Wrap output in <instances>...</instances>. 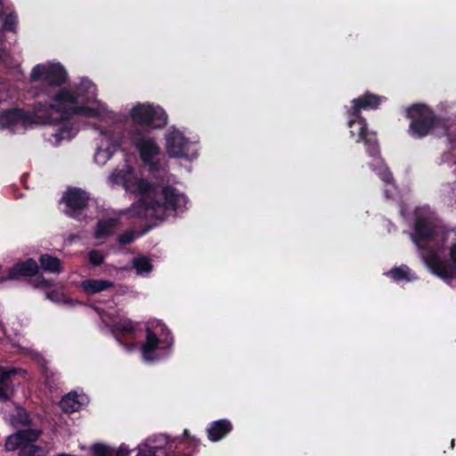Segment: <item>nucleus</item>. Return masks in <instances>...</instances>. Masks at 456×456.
I'll return each instance as SVG.
<instances>
[{"mask_svg":"<svg viewBox=\"0 0 456 456\" xmlns=\"http://www.w3.org/2000/svg\"><path fill=\"white\" fill-rule=\"evenodd\" d=\"M94 90V85L89 79H84L80 82L75 90L68 89V87H61L58 90L52 99L57 104H49V112L45 115L40 116L44 124H56L57 128L54 136L57 140L70 139L73 136L74 125L69 120V113L63 112L62 108H66L64 102L70 104H77L80 100H84L83 91L86 94H91ZM59 108L61 110H59Z\"/></svg>","mask_w":456,"mask_h":456,"instance_id":"nucleus-1","label":"nucleus"},{"mask_svg":"<svg viewBox=\"0 0 456 456\" xmlns=\"http://www.w3.org/2000/svg\"><path fill=\"white\" fill-rule=\"evenodd\" d=\"M383 99V96L378 95V94L366 91L362 95L353 99L351 102L352 105L350 109L347 110V125L351 129L350 133L352 135H354L353 126L358 124L360 127L357 131V142H363L366 146V151L370 156L379 155V143L377 133L370 132L367 120L364 116H362V111L378 110Z\"/></svg>","mask_w":456,"mask_h":456,"instance_id":"nucleus-2","label":"nucleus"},{"mask_svg":"<svg viewBox=\"0 0 456 456\" xmlns=\"http://www.w3.org/2000/svg\"><path fill=\"white\" fill-rule=\"evenodd\" d=\"M405 118L410 119L407 133L411 138L422 139L432 133L435 127H443L452 150H456V135L446 127L444 120L423 103H414L406 109Z\"/></svg>","mask_w":456,"mask_h":456,"instance_id":"nucleus-3","label":"nucleus"},{"mask_svg":"<svg viewBox=\"0 0 456 456\" xmlns=\"http://www.w3.org/2000/svg\"><path fill=\"white\" fill-rule=\"evenodd\" d=\"M156 220L163 221L168 210L172 212H183L189 199L184 192H181L173 185H161L154 183Z\"/></svg>","mask_w":456,"mask_h":456,"instance_id":"nucleus-4","label":"nucleus"},{"mask_svg":"<svg viewBox=\"0 0 456 456\" xmlns=\"http://www.w3.org/2000/svg\"><path fill=\"white\" fill-rule=\"evenodd\" d=\"M42 434L40 428L19 429L6 438L5 449L9 452L19 449L18 456H45L46 452L43 446L35 444Z\"/></svg>","mask_w":456,"mask_h":456,"instance_id":"nucleus-5","label":"nucleus"},{"mask_svg":"<svg viewBox=\"0 0 456 456\" xmlns=\"http://www.w3.org/2000/svg\"><path fill=\"white\" fill-rule=\"evenodd\" d=\"M137 192L141 198L130 207L129 211L133 217L144 218L153 217L157 220V209L155 205V183L147 178H139L136 183Z\"/></svg>","mask_w":456,"mask_h":456,"instance_id":"nucleus-6","label":"nucleus"},{"mask_svg":"<svg viewBox=\"0 0 456 456\" xmlns=\"http://www.w3.org/2000/svg\"><path fill=\"white\" fill-rule=\"evenodd\" d=\"M135 124L151 128H162L167 124L168 115L159 105L137 104L130 111Z\"/></svg>","mask_w":456,"mask_h":456,"instance_id":"nucleus-7","label":"nucleus"},{"mask_svg":"<svg viewBox=\"0 0 456 456\" xmlns=\"http://www.w3.org/2000/svg\"><path fill=\"white\" fill-rule=\"evenodd\" d=\"M89 196L80 187H69L61 196L65 208L63 212L74 220H84L85 210L89 206Z\"/></svg>","mask_w":456,"mask_h":456,"instance_id":"nucleus-8","label":"nucleus"},{"mask_svg":"<svg viewBox=\"0 0 456 456\" xmlns=\"http://www.w3.org/2000/svg\"><path fill=\"white\" fill-rule=\"evenodd\" d=\"M425 261L430 271L443 280L456 278V242L448 248V259L443 260L439 255L431 253L425 256Z\"/></svg>","mask_w":456,"mask_h":456,"instance_id":"nucleus-9","label":"nucleus"},{"mask_svg":"<svg viewBox=\"0 0 456 456\" xmlns=\"http://www.w3.org/2000/svg\"><path fill=\"white\" fill-rule=\"evenodd\" d=\"M67 72L62 65L56 62L55 64H37L32 68L30 79L45 80L50 86H61L67 81Z\"/></svg>","mask_w":456,"mask_h":456,"instance_id":"nucleus-10","label":"nucleus"},{"mask_svg":"<svg viewBox=\"0 0 456 456\" xmlns=\"http://www.w3.org/2000/svg\"><path fill=\"white\" fill-rule=\"evenodd\" d=\"M175 441L167 435L159 434L148 437L144 443V449L138 447L136 456H169L175 452Z\"/></svg>","mask_w":456,"mask_h":456,"instance_id":"nucleus-11","label":"nucleus"},{"mask_svg":"<svg viewBox=\"0 0 456 456\" xmlns=\"http://www.w3.org/2000/svg\"><path fill=\"white\" fill-rule=\"evenodd\" d=\"M145 332L146 338L144 343L141 346V352L146 362H153V360L157 359L155 352L157 348H159V345H162V347L164 348L170 347L174 343V338L168 330L162 339L159 338L150 327L146 328Z\"/></svg>","mask_w":456,"mask_h":456,"instance_id":"nucleus-12","label":"nucleus"},{"mask_svg":"<svg viewBox=\"0 0 456 456\" xmlns=\"http://www.w3.org/2000/svg\"><path fill=\"white\" fill-rule=\"evenodd\" d=\"M191 142L180 130L169 132L166 137L167 151L170 158H188Z\"/></svg>","mask_w":456,"mask_h":456,"instance_id":"nucleus-13","label":"nucleus"},{"mask_svg":"<svg viewBox=\"0 0 456 456\" xmlns=\"http://www.w3.org/2000/svg\"><path fill=\"white\" fill-rule=\"evenodd\" d=\"M39 273V263L33 257H27L25 260H18L7 271V276L3 277L1 281L5 280H21V278L36 277Z\"/></svg>","mask_w":456,"mask_h":456,"instance_id":"nucleus-14","label":"nucleus"},{"mask_svg":"<svg viewBox=\"0 0 456 456\" xmlns=\"http://www.w3.org/2000/svg\"><path fill=\"white\" fill-rule=\"evenodd\" d=\"M174 452L169 456H193L200 445V438L191 436L188 429H183L181 438L174 437Z\"/></svg>","mask_w":456,"mask_h":456,"instance_id":"nucleus-15","label":"nucleus"},{"mask_svg":"<svg viewBox=\"0 0 456 456\" xmlns=\"http://www.w3.org/2000/svg\"><path fill=\"white\" fill-rule=\"evenodd\" d=\"M133 141L142 163L147 167H149L151 162V159L157 158L161 152V148L154 138L137 139L136 137H133Z\"/></svg>","mask_w":456,"mask_h":456,"instance_id":"nucleus-16","label":"nucleus"},{"mask_svg":"<svg viewBox=\"0 0 456 456\" xmlns=\"http://www.w3.org/2000/svg\"><path fill=\"white\" fill-rule=\"evenodd\" d=\"M414 233L411 235L413 242L420 246V241H432L436 237V231L430 220L427 217H417L414 222Z\"/></svg>","mask_w":456,"mask_h":456,"instance_id":"nucleus-17","label":"nucleus"},{"mask_svg":"<svg viewBox=\"0 0 456 456\" xmlns=\"http://www.w3.org/2000/svg\"><path fill=\"white\" fill-rule=\"evenodd\" d=\"M33 117L29 112L22 109H11L0 113V125L2 127H13L18 124H29Z\"/></svg>","mask_w":456,"mask_h":456,"instance_id":"nucleus-18","label":"nucleus"},{"mask_svg":"<svg viewBox=\"0 0 456 456\" xmlns=\"http://www.w3.org/2000/svg\"><path fill=\"white\" fill-rule=\"evenodd\" d=\"M233 425L229 419H218V420L210 421L207 427V436L212 442L221 441L232 432Z\"/></svg>","mask_w":456,"mask_h":456,"instance_id":"nucleus-19","label":"nucleus"},{"mask_svg":"<svg viewBox=\"0 0 456 456\" xmlns=\"http://www.w3.org/2000/svg\"><path fill=\"white\" fill-rule=\"evenodd\" d=\"M18 373V370L13 369H0V401L6 402L11 399L13 395V384L12 381V376Z\"/></svg>","mask_w":456,"mask_h":456,"instance_id":"nucleus-20","label":"nucleus"},{"mask_svg":"<svg viewBox=\"0 0 456 456\" xmlns=\"http://www.w3.org/2000/svg\"><path fill=\"white\" fill-rule=\"evenodd\" d=\"M39 271L42 269L48 273L60 274L63 271L62 260L51 254H42L38 257Z\"/></svg>","mask_w":456,"mask_h":456,"instance_id":"nucleus-21","label":"nucleus"},{"mask_svg":"<svg viewBox=\"0 0 456 456\" xmlns=\"http://www.w3.org/2000/svg\"><path fill=\"white\" fill-rule=\"evenodd\" d=\"M114 286V282L110 280L88 279L82 282V287L87 294H97V292L105 291Z\"/></svg>","mask_w":456,"mask_h":456,"instance_id":"nucleus-22","label":"nucleus"},{"mask_svg":"<svg viewBox=\"0 0 456 456\" xmlns=\"http://www.w3.org/2000/svg\"><path fill=\"white\" fill-rule=\"evenodd\" d=\"M11 424L17 430L26 429V428H33V421L29 416L28 410L24 407H18L15 414L11 417Z\"/></svg>","mask_w":456,"mask_h":456,"instance_id":"nucleus-23","label":"nucleus"},{"mask_svg":"<svg viewBox=\"0 0 456 456\" xmlns=\"http://www.w3.org/2000/svg\"><path fill=\"white\" fill-rule=\"evenodd\" d=\"M116 224L117 221L115 219L99 220L94 230V238L102 240V238L110 237Z\"/></svg>","mask_w":456,"mask_h":456,"instance_id":"nucleus-24","label":"nucleus"},{"mask_svg":"<svg viewBox=\"0 0 456 456\" xmlns=\"http://www.w3.org/2000/svg\"><path fill=\"white\" fill-rule=\"evenodd\" d=\"M60 406L64 412H76L81 407V403L78 402V395L76 392L68 393L63 395L60 402Z\"/></svg>","mask_w":456,"mask_h":456,"instance_id":"nucleus-25","label":"nucleus"},{"mask_svg":"<svg viewBox=\"0 0 456 456\" xmlns=\"http://www.w3.org/2000/svg\"><path fill=\"white\" fill-rule=\"evenodd\" d=\"M61 110L68 114L93 117L94 118L101 116L99 109H94V107H88V105H70L69 109H62Z\"/></svg>","mask_w":456,"mask_h":456,"instance_id":"nucleus-26","label":"nucleus"},{"mask_svg":"<svg viewBox=\"0 0 456 456\" xmlns=\"http://www.w3.org/2000/svg\"><path fill=\"white\" fill-rule=\"evenodd\" d=\"M133 267L135 269L138 274H142L148 273V272H151L153 269V265L150 257L144 256V255H141L140 256L134 257L133 259Z\"/></svg>","mask_w":456,"mask_h":456,"instance_id":"nucleus-27","label":"nucleus"},{"mask_svg":"<svg viewBox=\"0 0 456 456\" xmlns=\"http://www.w3.org/2000/svg\"><path fill=\"white\" fill-rule=\"evenodd\" d=\"M155 224H151L141 233L143 234V232H149V230L152 229ZM141 233H137V232L134 231V229H127V231H125L123 233L118 235V241L122 246H126V244H131L134 240H135L138 235H142Z\"/></svg>","mask_w":456,"mask_h":456,"instance_id":"nucleus-28","label":"nucleus"},{"mask_svg":"<svg viewBox=\"0 0 456 456\" xmlns=\"http://www.w3.org/2000/svg\"><path fill=\"white\" fill-rule=\"evenodd\" d=\"M388 274L392 280L399 282V281H410V268L408 265H400V267H394L388 273Z\"/></svg>","mask_w":456,"mask_h":456,"instance_id":"nucleus-29","label":"nucleus"},{"mask_svg":"<svg viewBox=\"0 0 456 456\" xmlns=\"http://www.w3.org/2000/svg\"><path fill=\"white\" fill-rule=\"evenodd\" d=\"M42 377L44 379L45 385H46L50 390H53V388L57 387L58 379L53 370L47 369V367H44L42 370Z\"/></svg>","mask_w":456,"mask_h":456,"instance_id":"nucleus-30","label":"nucleus"},{"mask_svg":"<svg viewBox=\"0 0 456 456\" xmlns=\"http://www.w3.org/2000/svg\"><path fill=\"white\" fill-rule=\"evenodd\" d=\"M114 330L121 336H128L134 333L135 326L131 321L119 322L114 324Z\"/></svg>","mask_w":456,"mask_h":456,"instance_id":"nucleus-31","label":"nucleus"},{"mask_svg":"<svg viewBox=\"0 0 456 456\" xmlns=\"http://www.w3.org/2000/svg\"><path fill=\"white\" fill-rule=\"evenodd\" d=\"M91 451L93 452V456H115L112 449L102 443L94 444Z\"/></svg>","mask_w":456,"mask_h":456,"instance_id":"nucleus-32","label":"nucleus"},{"mask_svg":"<svg viewBox=\"0 0 456 456\" xmlns=\"http://www.w3.org/2000/svg\"><path fill=\"white\" fill-rule=\"evenodd\" d=\"M17 26H18V16L16 13H13V12H12L11 13H9L5 16L4 23H3V28L5 31L16 32Z\"/></svg>","mask_w":456,"mask_h":456,"instance_id":"nucleus-33","label":"nucleus"},{"mask_svg":"<svg viewBox=\"0 0 456 456\" xmlns=\"http://www.w3.org/2000/svg\"><path fill=\"white\" fill-rule=\"evenodd\" d=\"M88 261L91 265L99 266L104 263V256L100 250H95L94 248V250L89 251Z\"/></svg>","mask_w":456,"mask_h":456,"instance_id":"nucleus-34","label":"nucleus"},{"mask_svg":"<svg viewBox=\"0 0 456 456\" xmlns=\"http://www.w3.org/2000/svg\"><path fill=\"white\" fill-rule=\"evenodd\" d=\"M148 171L152 175H157V174L165 172V169L159 159L152 158L151 162L148 166Z\"/></svg>","mask_w":456,"mask_h":456,"instance_id":"nucleus-35","label":"nucleus"},{"mask_svg":"<svg viewBox=\"0 0 456 456\" xmlns=\"http://www.w3.org/2000/svg\"><path fill=\"white\" fill-rule=\"evenodd\" d=\"M35 281L36 286H42V288H52V286L53 285L52 280L45 279V277L43 276V274H41L40 276H37V274Z\"/></svg>","mask_w":456,"mask_h":456,"instance_id":"nucleus-36","label":"nucleus"},{"mask_svg":"<svg viewBox=\"0 0 456 456\" xmlns=\"http://www.w3.org/2000/svg\"><path fill=\"white\" fill-rule=\"evenodd\" d=\"M125 177H126V173H125V171H123V169H116V171H114L111 174V178L113 179L114 182H116V183H118V182L124 181Z\"/></svg>","mask_w":456,"mask_h":456,"instance_id":"nucleus-37","label":"nucleus"},{"mask_svg":"<svg viewBox=\"0 0 456 456\" xmlns=\"http://www.w3.org/2000/svg\"><path fill=\"white\" fill-rule=\"evenodd\" d=\"M130 449L128 446L125 445V444H121L118 452H116V456H129Z\"/></svg>","mask_w":456,"mask_h":456,"instance_id":"nucleus-38","label":"nucleus"},{"mask_svg":"<svg viewBox=\"0 0 456 456\" xmlns=\"http://www.w3.org/2000/svg\"><path fill=\"white\" fill-rule=\"evenodd\" d=\"M46 297L51 299V300H53L54 302H57V300L59 299V296H58V293L57 291H48V293L46 294Z\"/></svg>","mask_w":456,"mask_h":456,"instance_id":"nucleus-39","label":"nucleus"},{"mask_svg":"<svg viewBox=\"0 0 456 456\" xmlns=\"http://www.w3.org/2000/svg\"><path fill=\"white\" fill-rule=\"evenodd\" d=\"M389 178H391L390 173H388L387 175H384V176H383V180L387 181V182L389 181Z\"/></svg>","mask_w":456,"mask_h":456,"instance_id":"nucleus-40","label":"nucleus"},{"mask_svg":"<svg viewBox=\"0 0 456 456\" xmlns=\"http://www.w3.org/2000/svg\"><path fill=\"white\" fill-rule=\"evenodd\" d=\"M57 456H74V455L68 454V452H61V453H60V454H58Z\"/></svg>","mask_w":456,"mask_h":456,"instance_id":"nucleus-41","label":"nucleus"},{"mask_svg":"<svg viewBox=\"0 0 456 456\" xmlns=\"http://www.w3.org/2000/svg\"><path fill=\"white\" fill-rule=\"evenodd\" d=\"M3 17V11L0 9V18Z\"/></svg>","mask_w":456,"mask_h":456,"instance_id":"nucleus-42","label":"nucleus"},{"mask_svg":"<svg viewBox=\"0 0 456 456\" xmlns=\"http://www.w3.org/2000/svg\"><path fill=\"white\" fill-rule=\"evenodd\" d=\"M2 60H3V55H2V53H0V62L2 61Z\"/></svg>","mask_w":456,"mask_h":456,"instance_id":"nucleus-43","label":"nucleus"}]
</instances>
